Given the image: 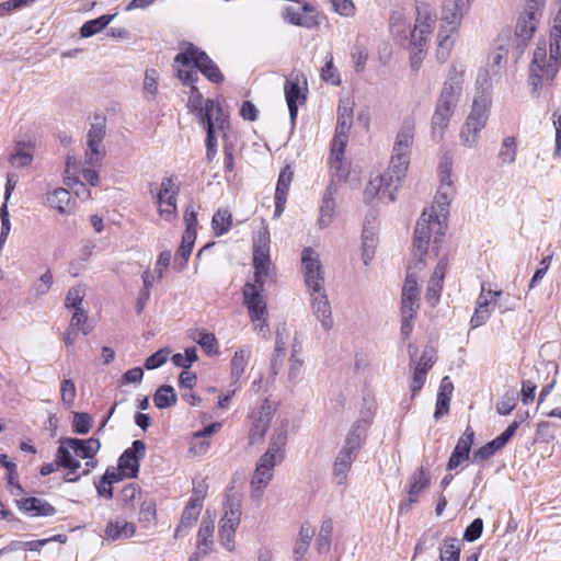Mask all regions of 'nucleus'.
<instances>
[{
  "label": "nucleus",
  "mask_w": 561,
  "mask_h": 561,
  "mask_svg": "<svg viewBox=\"0 0 561 561\" xmlns=\"http://www.w3.org/2000/svg\"><path fill=\"white\" fill-rule=\"evenodd\" d=\"M453 157L445 153L438 164L439 185L435 195L434 204L425 209L416 222L414 231L413 248L415 255L427 254L430 241L436 244L445 234L449 206L456 194V187L451 179Z\"/></svg>",
  "instance_id": "nucleus-1"
},
{
  "label": "nucleus",
  "mask_w": 561,
  "mask_h": 561,
  "mask_svg": "<svg viewBox=\"0 0 561 561\" xmlns=\"http://www.w3.org/2000/svg\"><path fill=\"white\" fill-rule=\"evenodd\" d=\"M561 67V32L551 30L549 44L538 42L529 66L531 96L539 98L543 87L551 85Z\"/></svg>",
  "instance_id": "nucleus-2"
},
{
  "label": "nucleus",
  "mask_w": 561,
  "mask_h": 561,
  "mask_svg": "<svg viewBox=\"0 0 561 561\" xmlns=\"http://www.w3.org/2000/svg\"><path fill=\"white\" fill-rule=\"evenodd\" d=\"M411 149L393 146L388 170L371 179L365 188V197L392 203L410 163Z\"/></svg>",
  "instance_id": "nucleus-3"
},
{
  "label": "nucleus",
  "mask_w": 561,
  "mask_h": 561,
  "mask_svg": "<svg viewBox=\"0 0 561 561\" xmlns=\"http://www.w3.org/2000/svg\"><path fill=\"white\" fill-rule=\"evenodd\" d=\"M473 0H446L437 31L436 58L445 62L451 54L463 16L469 12Z\"/></svg>",
  "instance_id": "nucleus-4"
},
{
  "label": "nucleus",
  "mask_w": 561,
  "mask_h": 561,
  "mask_svg": "<svg viewBox=\"0 0 561 561\" xmlns=\"http://www.w3.org/2000/svg\"><path fill=\"white\" fill-rule=\"evenodd\" d=\"M101 444L96 438L79 439L64 437L59 439V446L56 451V463L58 467L69 470V474L77 471L80 467V459H84L83 474H89L96 466L95 455L99 453Z\"/></svg>",
  "instance_id": "nucleus-5"
},
{
  "label": "nucleus",
  "mask_w": 561,
  "mask_h": 561,
  "mask_svg": "<svg viewBox=\"0 0 561 561\" xmlns=\"http://www.w3.org/2000/svg\"><path fill=\"white\" fill-rule=\"evenodd\" d=\"M174 68L179 79L183 83H195L197 80V70H199L208 80L218 83L224 77L217 65L193 44L179 53L174 58Z\"/></svg>",
  "instance_id": "nucleus-6"
},
{
  "label": "nucleus",
  "mask_w": 561,
  "mask_h": 561,
  "mask_svg": "<svg viewBox=\"0 0 561 561\" xmlns=\"http://www.w3.org/2000/svg\"><path fill=\"white\" fill-rule=\"evenodd\" d=\"M436 22V13L427 5L417 7L415 24L409 43L410 65L413 71H417L421 68L423 59L427 54L428 41Z\"/></svg>",
  "instance_id": "nucleus-7"
},
{
  "label": "nucleus",
  "mask_w": 561,
  "mask_h": 561,
  "mask_svg": "<svg viewBox=\"0 0 561 561\" xmlns=\"http://www.w3.org/2000/svg\"><path fill=\"white\" fill-rule=\"evenodd\" d=\"M492 99L490 93L482 91L476 95L470 113L459 131L460 145L468 149H476L479 145L480 133L486 126Z\"/></svg>",
  "instance_id": "nucleus-8"
},
{
  "label": "nucleus",
  "mask_w": 561,
  "mask_h": 561,
  "mask_svg": "<svg viewBox=\"0 0 561 561\" xmlns=\"http://www.w3.org/2000/svg\"><path fill=\"white\" fill-rule=\"evenodd\" d=\"M265 280L266 279L262 278L257 280L253 277L252 282L245 283L242 290L243 304L248 308L249 316L253 323V329L263 337H267L270 335L267 307L263 296Z\"/></svg>",
  "instance_id": "nucleus-9"
},
{
  "label": "nucleus",
  "mask_w": 561,
  "mask_h": 561,
  "mask_svg": "<svg viewBox=\"0 0 561 561\" xmlns=\"http://www.w3.org/2000/svg\"><path fill=\"white\" fill-rule=\"evenodd\" d=\"M270 242L268 229L261 228L253 239V277L257 280L266 279L271 274Z\"/></svg>",
  "instance_id": "nucleus-10"
},
{
  "label": "nucleus",
  "mask_w": 561,
  "mask_h": 561,
  "mask_svg": "<svg viewBox=\"0 0 561 561\" xmlns=\"http://www.w3.org/2000/svg\"><path fill=\"white\" fill-rule=\"evenodd\" d=\"M280 461L265 454L260 457L250 482V496L254 502H261L265 489L273 479L274 468Z\"/></svg>",
  "instance_id": "nucleus-11"
},
{
  "label": "nucleus",
  "mask_w": 561,
  "mask_h": 561,
  "mask_svg": "<svg viewBox=\"0 0 561 561\" xmlns=\"http://www.w3.org/2000/svg\"><path fill=\"white\" fill-rule=\"evenodd\" d=\"M106 134L104 118H96L90 126L87 134L88 149L85 151V164L90 167H100L105 156L103 139Z\"/></svg>",
  "instance_id": "nucleus-12"
},
{
  "label": "nucleus",
  "mask_w": 561,
  "mask_h": 561,
  "mask_svg": "<svg viewBox=\"0 0 561 561\" xmlns=\"http://www.w3.org/2000/svg\"><path fill=\"white\" fill-rule=\"evenodd\" d=\"M179 186L172 178H163L157 194L158 213L165 221H173L178 217L176 196Z\"/></svg>",
  "instance_id": "nucleus-13"
},
{
  "label": "nucleus",
  "mask_w": 561,
  "mask_h": 561,
  "mask_svg": "<svg viewBox=\"0 0 561 561\" xmlns=\"http://www.w3.org/2000/svg\"><path fill=\"white\" fill-rule=\"evenodd\" d=\"M462 71L451 68L447 80L444 82L437 106L455 113L462 92Z\"/></svg>",
  "instance_id": "nucleus-14"
},
{
  "label": "nucleus",
  "mask_w": 561,
  "mask_h": 561,
  "mask_svg": "<svg viewBox=\"0 0 561 561\" xmlns=\"http://www.w3.org/2000/svg\"><path fill=\"white\" fill-rule=\"evenodd\" d=\"M275 408L272 402L265 400L257 411L251 414L252 425L249 432V443L256 445L263 442L265 433L271 425Z\"/></svg>",
  "instance_id": "nucleus-15"
},
{
  "label": "nucleus",
  "mask_w": 561,
  "mask_h": 561,
  "mask_svg": "<svg viewBox=\"0 0 561 561\" xmlns=\"http://www.w3.org/2000/svg\"><path fill=\"white\" fill-rule=\"evenodd\" d=\"M413 254H415L413 252ZM417 257V263L413 266V268H416L417 265L424 264V257L423 255L422 261L420 259V255H414ZM419 284H417V277L414 273H412V266L409 267L408 274L405 277V282L402 288V295H401V313H409V312H417L419 310Z\"/></svg>",
  "instance_id": "nucleus-16"
},
{
  "label": "nucleus",
  "mask_w": 561,
  "mask_h": 561,
  "mask_svg": "<svg viewBox=\"0 0 561 561\" xmlns=\"http://www.w3.org/2000/svg\"><path fill=\"white\" fill-rule=\"evenodd\" d=\"M502 295L501 290H491L481 286V293L477 299V307L473 316L471 317L472 328H479L484 324L491 316L493 308L496 306V299Z\"/></svg>",
  "instance_id": "nucleus-17"
},
{
  "label": "nucleus",
  "mask_w": 561,
  "mask_h": 561,
  "mask_svg": "<svg viewBox=\"0 0 561 561\" xmlns=\"http://www.w3.org/2000/svg\"><path fill=\"white\" fill-rule=\"evenodd\" d=\"M146 445L142 440H134L118 459V467L126 478H135L139 471V461L145 457Z\"/></svg>",
  "instance_id": "nucleus-18"
},
{
  "label": "nucleus",
  "mask_w": 561,
  "mask_h": 561,
  "mask_svg": "<svg viewBox=\"0 0 561 561\" xmlns=\"http://www.w3.org/2000/svg\"><path fill=\"white\" fill-rule=\"evenodd\" d=\"M283 18L291 24L311 28L318 25L319 18L313 5L305 3L301 7H287Z\"/></svg>",
  "instance_id": "nucleus-19"
},
{
  "label": "nucleus",
  "mask_w": 561,
  "mask_h": 561,
  "mask_svg": "<svg viewBox=\"0 0 561 561\" xmlns=\"http://www.w3.org/2000/svg\"><path fill=\"white\" fill-rule=\"evenodd\" d=\"M310 300L313 314L321 322L322 328L329 331L333 325L331 306L325 289L319 293H310Z\"/></svg>",
  "instance_id": "nucleus-20"
},
{
  "label": "nucleus",
  "mask_w": 561,
  "mask_h": 561,
  "mask_svg": "<svg viewBox=\"0 0 561 561\" xmlns=\"http://www.w3.org/2000/svg\"><path fill=\"white\" fill-rule=\"evenodd\" d=\"M474 432L471 426H467L462 436L458 439L454 451L447 463V470L456 469L462 461L469 458L470 449L473 444Z\"/></svg>",
  "instance_id": "nucleus-21"
},
{
  "label": "nucleus",
  "mask_w": 561,
  "mask_h": 561,
  "mask_svg": "<svg viewBox=\"0 0 561 561\" xmlns=\"http://www.w3.org/2000/svg\"><path fill=\"white\" fill-rule=\"evenodd\" d=\"M369 424L366 419L355 421L346 434L342 448L358 454L366 438Z\"/></svg>",
  "instance_id": "nucleus-22"
},
{
  "label": "nucleus",
  "mask_w": 561,
  "mask_h": 561,
  "mask_svg": "<svg viewBox=\"0 0 561 561\" xmlns=\"http://www.w3.org/2000/svg\"><path fill=\"white\" fill-rule=\"evenodd\" d=\"M293 176L294 172L289 165H286L279 172L275 191V217H279L284 211Z\"/></svg>",
  "instance_id": "nucleus-23"
},
{
  "label": "nucleus",
  "mask_w": 561,
  "mask_h": 561,
  "mask_svg": "<svg viewBox=\"0 0 561 561\" xmlns=\"http://www.w3.org/2000/svg\"><path fill=\"white\" fill-rule=\"evenodd\" d=\"M431 476L423 467L416 469L410 480V488L408 491V500L402 503L401 510L404 506H410L419 501L420 494L430 485Z\"/></svg>",
  "instance_id": "nucleus-24"
},
{
  "label": "nucleus",
  "mask_w": 561,
  "mask_h": 561,
  "mask_svg": "<svg viewBox=\"0 0 561 561\" xmlns=\"http://www.w3.org/2000/svg\"><path fill=\"white\" fill-rule=\"evenodd\" d=\"M496 47L488 57V65L493 75L500 73L506 62L510 50V36L508 34H504L497 38Z\"/></svg>",
  "instance_id": "nucleus-25"
},
{
  "label": "nucleus",
  "mask_w": 561,
  "mask_h": 561,
  "mask_svg": "<svg viewBox=\"0 0 561 561\" xmlns=\"http://www.w3.org/2000/svg\"><path fill=\"white\" fill-rule=\"evenodd\" d=\"M18 507L32 517L54 516L56 508L47 501L38 497H25L16 501Z\"/></svg>",
  "instance_id": "nucleus-26"
},
{
  "label": "nucleus",
  "mask_w": 561,
  "mask_h": 561,
  "mask_svg": "<svg viewBox=\"0 0 561 561\" xmlns=\"http://www.w3.org/2000/svg\"><path fill=\"white\" fill-rule=\"evenodd\" d=\"M348 134L350 133H342L336 130L332 142L330 165L331 169L335 171L336 175L341 176H344L343 159L344 149L348 141Z\"/></svg>",
  "instance_id": "nucleus-27"
},
{
  "label": "nucleus",
  "mask_w": 561,
  "mask_h": 561,
  "mask_svg": "<svg viewBox=\"0 0 561 561\" xmlns=\"http://www.w3.org/2000/svg\"><path fill=\"white\" fill-rule=\"evenodd\" d=\"M34 159V145L31 141L18 140L14 144V150L9 157V162L13 168L28 167Z\"/></svg>",
  "instance_id": "nucleus-28"
},
{
  "label": "nucleus",
  "mask_w": 561,
  "mask_h": 561,
  "mask_svg": "<svg viewBox=\"0 0 561 561\" xmlns=\"http://www.w3.org/2000/svg\"><path fill=\"white\" fill-rule=\"evenodd\" d=\"M454 391V385L448 376H445L439 385L434 419L438 421L449 412V404Z\"/></svg>",
  "instance_id": "nucleus-29"
},
{
  "label": "nucleus",
  "mask_w": 561,
  "mask_h": 561,
  "mask_svg": "<svg viewBox=\"0 0 561 561\" xmlns=\"http://www.w3.org/2000/svg\"><path fill=\"white\" fill-rule=\"evenodd\" d=\"M135 531V524L117 518L107 523L104 534L107 540L116 541L133 537Z\"/></svg>",
  "instance_id": "nucleus-30"
},
{
  "label": "nucleus",
  "mask_w": 561,
  "mask_h": 561,
  "mask_svg": "<svg viewBox=\"0 0 561 561\" xmlns=\"http://www.w3.org/2000/svg\"><path fill=\"white\" fill-rule=\"evenodd\" d=\"M46 203L60 215H70L72 213L71 196L67 188L57 187L46 194Z\"/></svg>",
  "instance_id": "nucleus-31"
},
{
  "label": "nucleus",
  "mask_w": 561,
  "mask_h": 561,
  "mask_svg": "<svg viewBox=\"0 0 561 561\" xmlns=\"http://www.w3.org/2000/svg\"><path fill=\"white\" fill-rule=\"evenodd\" d=\"M368 58V38L359 34L356 36L355 43L351 49V59L357 73L365 71Z\"/></svg>",
  "instance_id": "nucleus-32"
},
{
  "label": "nucleus",
  "mask_w": 561,
  "mask_h": 561,
  "mask_svg": "<svg viewBox=\"0 0 561 561\" xmlns=\"http://www.w3.org/2000/svg\"><path fill=\"white\" fill-rule=\"evenodd\" d=\"M454 113L449 110L442 108L436 105L435 112L432 116V138L436 142H440L444 139L445 131L448 128L450 119Z\"/></svg>",
  "instance_id": "nucleus-33"
},
{
  "label": "nucleus",
  "mask_w": 561,
  "mask_h": 561,
  "mask_svg": "<svg viewBox=\"0 0 561 561\" xmlns=\"http://www.w3.org/2000/svg\"><path fill=\"white\" fill-rule=\"evenodd\" d=\"M250 357L251 348L249 346H242L234 352L230 362V376L232 385L238 383V381L244 374Z\"/></svg>",
  "instance_id": "nucleus-34"
},
{
  "label": "nucleus",
  "mask_w": 561,
  "mask_h": 561,
  "mask_svg": "<svg viewBox=\"0 0 561 561\" xmlns=\"http://www.w3.org/2000/svg\"><path fill=\"white\" fill-rule=\"evenodd\" d=\"M356 457L357 454L341 448L333 467V476L337 484L344 483L347 473L352 468V463L356 459Z\"/></svg>",
  "instance_id": "nucleus-35"
},
{
  "label": "nucleus",
  "mask_w": 561,
  "mask_h": 561,
  "mask_svg": "<svg viewBox=\"0 0 561 561\" xmlns=\"http://www.w3.org/2000/svg\"><path fill=\"white\" fill-rule=\"evenodd\" d=\"M287 442V423L282 421L274 428L267 450L264 453L273 458L283 460V449Z\"/></svg>",
  "instance_id": "nucleus-36"
},
{
  "label": "nucleus",
  "mask_w": 561,
  "mask_h": 561,
  "mask_svg": "<svg viewBox=\"0 0 561 561\" xmlns=\"http://www.w3.org/2000/svg\"><path fill=\"white\" fill-rule=\"evenodd\" d=\"M214 533H215V525L213 520L203 519L198 534H197V541H196V549L198 553L201 554H207L211 551L213 545H214Z\"/></svg>",
  "instance_id": "nucleus-37"
},
{
  "label": "nucleus",
  "mask_w": 561,
  "mask_h": 561,
  "mask_svg": "<svg viewBox=\"0 0 561 561\" xmlns=\"http://www.w3.org/2000/svg\"><path fill=\"white\" fill-rule=\"evenodd\" d=\"M284 91L290 118L295 121L298 113V102L302 103L306 96L301 93L298 82L293 80H286Z\"/></svg>",
  "instance_id": "nucleus-38"
},
{
  "label": "nucleus",
  "mask_w": 561,
  "mask_h": 561,
  "mask_svg": "<svg viewBox=\"0 0 561 561\" xmlns=\"http://www.w3.org/2000/svg\"><path fill=\"white\" fill-rule=\"evenodd\" d=\"M240 504L228 500L224 505V515L219 522V528L237 530L240 524Z\"/></svg>",
  "instance_id": "nucleus-39"
},
{
  "label": "nucleus",
  "mask_w": 561,
  "mask_h": 561,
  "mask_svg": "<svg viewBox=\"0 0 561 561\" xmlns=\"http://www.w3.org/2000/svg\"><path fill=\"white\" fill-rule=\"evenodd\" d=\"M314 536V528L311 525L305 524L299 530L298 539L294 548L295 561H306L304 556L307 553L310 542Z\"/></svg>",
  "instance_id": "nucleus-40"
},
{
  "label": "nucleus",
  "mask_w": 561,
  "mask_h": 561,
  "mask_svg": "<svg viewBox=\"0 0 561 561\" xmlns=\"http://www.w3.org/2000/svg\"><path fill=\"white\" fill-rule=\"evenodd\" d=\"M191 87V94L187 100V107L193 112L201 121V123H205L206 121V107L207 103L210 100H204L202 93L194 85V83H186Z\"/></svg>",
  "instance_id": "nucleus-41"
},
{
  "label": "nucleus",
  "mask_w": 561,
  "mask_h": 561,
  "mask_svg": "<svg viewBox=\"0 0 561 561\" xmlns=\"http://www.w3.org/2000/svg\"><path fill=\"white\" fill-rule=\"evenodd\" d=\"M353 124V102L348 99L341 100L337 107L336 130L350 133Z\"/></svg>",
  "instance_id": "nucleus-42"
},
{
  "label": "nucleus",
  "mask_w": 561,
  "mask_h": 561,
  "mask_svg": "<svg viewBox=\"0 0 561 561\" xmlns=\"http://www.w3.org/2000/svg\"><path fill=\"white\" fill-rule=\"evenodd\" d=\"M204 495L203 492L199 495L192 496L190 499V502L185 506L182 516H181V523L183 525H186L191 527L193 523L197 519L199 516L202 506H203Z\"/></svg>",
  "instance_id": "nucleus-43"
},
{
  "label": "nucleus",
  "mask_w": 561,
  "mask_h": 561,
  "mask_svg": "<svg viewBox=\"0 0 561 561\" xmlns=\"http://www.w3.org/2000/svg\"><path fill=\"white\" fill-rule=\"evenodd\" d=\"M211 227L218 237L227 233L232 227V214L225 208L218 209L213 216Z\"/></svg>",
  "instance_id": "nucleus-44"
},
{
  "label": "nucleus",
  "mask_w": 561,
  "mask_h": 561,
  "mask_svg": "<svg viewBox=\"0 0 561 561\" xmlns=\"http://www.w3.org/2000/svg\"><path fill=\"white\" fill-rule=\"evenodd\" d=\"M115 16H116V13L104 14L98 19L90 20V21L85 22L80 28L81 36L82 37H91V36L95 35L96 33L104 30L113 21V19Z\"/></svg>",
  "instance_id": "nucleus-45"
},
{
  "label": "nucleus",
  "mask_w": 561,
  "mask_h": 561,
  "mask_svg": "<svg viewBox=\"0 0 561 561\" xmlns=\"http://www.w3.org/2000/svg\"><path fill=\"white\" fill-rule=\"evenodd\" d=\"M304 367V360L300 357V345L294 344L291 347V355L289 358L288 367V381L296 385L299 381Z\"/></svg>",
  "instance_id": "nucleus-46"
},
{
  "label": "nucleus",
  "mask_w": 561,
  "mask_h": 561,
  "mask_svg": "<svg viewBox=\"0 0 561 561\" xmlns=\"http://www.w3.org/2000/svg\"><path fill=\"white\" fill-rule=\"evenodd\" d=\"M335 203L331 188L328 187L320 207L319 225L321 228L328 227L332 222Z\"/></svg>",
  "instance_id": "nucleus-47"
},
{
  "label": "nucleus",
  "mask_w": 561,
  "mask_h": 561,
  "mask_svg": "<svg viewBox=\"0 0 561 561\" xmlns=\"http://www.w3.org/2000/svg\"><path fill=\"white\" fill-rule=\"evenodd\" d=\"M153 403L158 409H167L176 403L174 389L169 385H163L157 389L153 394Z\"/></svg>",
  "instance_id": "nucleus-48"
},
{
  "label": "nucleus",
  "mask_w": 561,
  "mask_h": 561,
  "mask_svg": "<svg viewBox=\"0 0 561 561\" xmlns=\"http://www.w3.org/2000/svg\"><path fill=\"white\" fill-rule=\"evenodd\" d=\"M415 125L411 119L404 121L396 136V147H402L403 149H411L414 139Z\"/></svg>",
  "instance_id": "nucleus-49"
},
{
  "label": "nucleus",
  "mask_w": 561,
  "mask_h": 561,
  "mask_svg": "<svg viewBox=\"0 0 561 561\" xmlns=\"http://www.w3.org/2000/svg\"><path fill=\"white\" fill-rule=\"evenodd\" d=\"M517 156V144L513 136H507L502 140L499 151V160L502 164H512Z\"/></svg>",
  "instance_id": "nucleus-50"
},
{
  "label": "nucleus",
  "mask_w": 561,
  "mask_h": 561,
  "mask_svg": "<svg viewBox=\"0 0 561 561\" xmlns=\"http://www.w3.org/2000/svg\"><path fill=\"white\" fill-rule=\"evenodd\" d=\"M195 240H196V233L184 231V233L182 236V242L176 252L178 259L182 260L179 263L180 271H182L186 266L188 257L192 253Z\"/></svg>",
  "instance_id": "nucleus-51"
},
{
  "label": "nucleus",
  "mask_w": 561,
  "mask_h": 561,
  "mask_svg": "<svg viewBox=\"0 0 561 561\" xmlns=\"http://www.w3.org/2000/svg\"><path fill=\"white\" fill-rule=\"evenodd\" d=\"M214 101H209L206 107V121L202 123L207 131L206 148H216L217 145L216 133L218 130H216V124L214 122Z\"/></svg>",
  "instance_id": "nucleus-52"
},
{
  "label": "nucleus",
  "mask_w": 561,
  "mask_h": 561,
  "mask_svg": "<svg viewBox=\"0 0 561 561\" xmlns=\"http://www.w3.org/2000/svg\"><path fill=\"white\" fill-rule=\"evenodd\" d=\"M460 548L456 538L444 539L439 547V561H459Z\"/></svg>",
  "instance_id": "nucleus-53"
},
{
  "label": "nucleus",
  "mask_w": 561,
  "mask_h": 561,
  "mask_svg": "<svg viewBox=\"0 0 561 561\" xmlns=\"http://www.w3.org/2000/svg\"><path fill=\"white\" fill-rule=\"evenodd\" d=\"M333 531V523L331 519H325L322 522L318 538H317V549L319 552H328L331 546V535Z\"/></svg>",
  "instance_id": "nucleus-54"
},
{
  "label": "nucleus",
  "mask_w": 561,
  "mask_h": 561,
  "mask_svg": "<svg viewBox=\"0 0 561 561\" xmlns=\"http://www.w3.org/2000/svg\"><path fill=\"white\" fill-rule=\"evenodd\" d=\"M321 78L323 81H325L332 85L341 84L340 73L333 64L332 54H328L325 56V64L321 69Z\"/></svg>",
  "instance_id": "nucleus-55"
},
{
  "label": "nucleus",
  "mask_w": 561,
  "mask_h": 561,
  "mask_svg": "<svg viewBox=\"0 0 561 561\" xmlns=\"http://www.w3.org/2000/svg\"><path fill=\"white\" fill-rule=\"evenodd\" d=\"M53 283V273L47 270L32 284V291L34 293V296L38 298L46 295L51 288Z\"/></svg>",
  "instance_id": "nucleus-56"
},
{
  "label": "nucleus",
  "mask_w": 561,
  "mask_h": 561,
  "mask_svg": "<svg viewBox=\"0 0 561 561\" xmlns=\"http://www.w3.org/2000/svg\"><path fill=\"white\" fill-rule=\"evenodd\" d=\"M301 263L304 271L313 273L322 270V265L318 253L311 248H305L301 255Z\"/></svg>",
  "instance_id": "nucleus-57"
},
{
  "label": "nucleus",
  "mask_w": 561,
  "mask_h": 561,
  "mask_svg": "<svg viewBox=\"0 0 561 561\" xmlns=\"http://www.w3.org/2000/svg\"><path fill=\"white\" fill-rule=\"evenodd\" d=\"M537 25V23L520 15L515 27V34L523 43H525L531 38Z\"/></svg>",
  "instance_id": "nucleus-58"
},
{
  "label": "nucleus",
  "mask_w": 561,
  "mask_h": 561,
  "mask_svg": "<svg viewBox=\"0 0 561 561\" xmlns=\"http://www.w3.org/2000/svg\"><path fill=\"white\" fill-rule=\"evenodd\" d=\"M85 296V289L81 285L71 287L66 295L65 306L66 308L81 309L82 301Z\"/></svg>",
  "instance_id": "nucleus-59"
},
{
  "label": "nucleus",
  "mask_w": 561,
  "mask_h": 561,
  "mask_svg": "<svg viewBox=\"0 0 561 561\" xmlns=\"http://www.w3.org/2000/svg\"><path fill=\"white\" fill-rule=\"evenodd\" d=\"M176 367L187 369L197 360V352L195 347L185 348L184 353H176L171 358Z\"/></svg>",
  "instance_id": "nucleus-60"
},
{
  "label": "nucleus",
  "mask_w": 561,
  "mask_h": 561,
  "mask_svg": "<svg viewBox=\"0 0 561 561\" xmlns=\"http://www.w3.org/2000/svg\"><path fill=\"white\" fill-rule=\"evenodd\" d=\"M88 323V313L87 311L81 309H76L70 320V330L81 331L84 335L90 333V328Z\"/></svg>",
  "instance_id": "nucleus-61"
},
{
  "label": "nucleus",
  "mask_w": 561,
  "mask_h": 561,
  "mask_svg": "<svg viewBox=\"0 0 561 561\" xmlns=\"http://www.w3.org/2000/svg\"><path fill=\"white\" fill-rule=\"evenodd\" d=\"M377 244V240L373 232H367L366 230L363 232V262L365 265H368L374 257L375 248Z\"/></svg>",
  "instance_id": "nucleus-62"
},
{
  "label": "nucleus",
  "mask_w": 561,
  "mask_h": 561,
  "mask_svg": "<svg viewBox=\"0 0 561 561\" xmlns=\"http://www.w3.org/2000/svg\"><path fill=\"white\" fill-rule=\"evenodd\" d=\"M542 7L543 0H527L526 7L520 15L538 24L541 18Z\"/></svg>",
  "instance_id": "nucleus-63"
},
{
  "label": "nucleus",
  "mask_w": 561,
  "mask_h": 561,
  "mask_svg": "<svg viewBox=\"0 0 561 561\" xmlns=\"http://www.w3.org/2000/svg\"><path fill=\"white\" fill-rule=\"evenodd\" d=\"M73 431L78 434H87L92 426V417L84 412H76L72 420Z\"/></svg>",
  "instance_id": "nucleus-64"
}]
</instances>
